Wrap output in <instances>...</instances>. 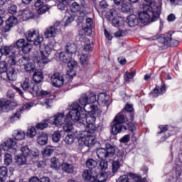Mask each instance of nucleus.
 Segmentation results:
<instances>
[{
  "mask_svg": "<svg viewBox=\"0 0 182 182\" xmlns=\"http://www.w3.org/2000/svg\"><path fill=\"white\" fill-rule=\"evenodd\" d=\"M8 177V168L0 166V182H4Z\"/></svg>",
  "mask_w": 182,
  "mask_h": 182,
  "instance_id": "ea45409f",
  "label": "nucleus"
},
{
  "mask_svg": "<svg viewBox=\"0 0 182 182\" xmlns=\"http://www.w3.org/2000/svg\"><path fill=\"white\" fill-rule=\"evenodd\" d=\"M67 63V66L68 69H70V70H68V72L70 77H73V76H76V72H75L73 69L77 67V62L71 59Z\"/></svg>",
  "mask_w": 182,
  "mask_h": 182,
  "instance_id": "b1692460",
  "label": "nucleus"
},
{
  "mask_svg": "<svg viewBox=\"0 0 182 182\" xmlns=\"http://www.w3.org/2000/svg\"><path fill=\"white\" fill-rule=\"evenodd\" d=\"M19 55V53H13L10 56L8 57L7 62L9 65L11 66H15L16 65V58Z\"/></svg>",
  "mask_w": 182,
  "mask_h": 182,
  "instance_id": "37998d69",
  "label": "nucleus"
},
{
  "mask_svg": "<svg viewBox=\"0 0 182 182\" xmlns=\"http://www.w3.org/2000/svg\"><path fill=\"white\" fill-rule=\"evenodd\" d=\"M80 63L82 66H87V54H82L80 57Z\"/></svg>",
  "mask_w": 182,
  "mask_h": 182,
  "instance_id": "69168bd1",
  "label": "nucleus"
},
{
  "mask_svg": "<svg viewBox=\"0 0 182 182\" xmlns=\"http://www.w3.org/2000/svg\"><path fill=\"white\" fill-rule=\"evenodd\" d=\"M55 150V146L48 145L44 148L43 151V154L45 157H50V156H52Z\"/></svg>",
  "mask_w": 182,
  "mask_h": 182,
  "instance_id": "e433bc0d",
  "label": "nucleus"
},
{
  "mask_svg": "<svg viewBox=\"0 0 182 182\" xmlns=\"http://www.w3.org/2000/svg\"><path fill=\"white\" fill-rule=\"evenodd\" d=\"M96 114H99L97 113L94 114H82V120H84V123L85 124H95L96 122Z\"/></svg>",
  "mask_w": 182,
  "mask_h": 182,
  "instance_id": "4be33fe9",
  "label": "nucleus"
},
{
  "mask_svg": "<svg viewBox=\"0 0 182 182\" xmlns=\"http://www.w3.org/2000/svg\"><path fill=\"white\" fill-rule=\"evenodd\" d=\"M136 76V71H133L132 73L126 72L125 75H124V79L125 83H129L130 82V79H133Z\"/></svg>",
  "mask_w": 182,
  "mask_h": 182,
  "instance_id": "09e8293b",
  "label": "nucleus"
},
{
  "mask_svg": "<svg viewBox=\"0 0 182 182\" xmlns=\"http://www.w3.org/2000/svg\"><path fill=\"white\" fill-rule=\"evenodd\" d=\"M89 14H90V8H89V6H86V7H82V9L80 11V15H82L83 16L86 17V15H89Z\"/></svg>",
  "mask_w": 182,
  "mask_h": 182,
  "instance_id": "e2e57ef3",
  "label": "nucleus"
},
{
  "mask_svg": "<svg viewBox=\"0 0 182 182\" xmlns=\"http://www.w3.org/2000/svg\"><path fill=\"white\" fill-rule=\"evenodd\" d=\"M8 70V63L5 61L0 62V73H5Z\"/></svg>",
  "mask_w": 182,
  "mask_h": 182,
  "instance_id": "052dcab7",
  "label": "nucleus"
},
{
  "mask_svg": "<svg viewBox=\"0 0 182 182\" xmlns=\"http://www.w3.org/2000/svg\"><path fill=\"white\" fill-rule=\"evenodd\" d=\"M4 159L5 166H10L11 163H12V155L11 154H5Z\"/></svg>",
  "mask_w": 182,
  "mask_h": 182,
  "instance_id": "4d7b16f0",
  "label": "nucleus"
},
{
  "mask_svg": "<svg viewBox=\"0 0 182 182\" xmlns=\"http://www.w3.org/2000/svg\"><path fill=\"white\" fill-rule=\"evenodd\" d=\"M31 49H32V45H31L28 43H26L23 45L21 50L23 52V53L26 54V53H29Z\"/></svg>",
  "mask_w": 182,
  "mask_h": 182,
  "instance_id": "13d9d810",
  "label": "nucleus"
},
{
  "mask_svg": "<svg viewBox=\"0 0 182 182\" xmlns=\"http://www.w3.org/2000/svg\"><path fill=\"white\" fill-rule=\"evenodd\" d=\"M66 122V117H65V112L58 113L54 115V121L53 124L55 126H62L63 123Z\"/></svg>",
  "mask_w": 182,
  "mask_h": 182,
  "instance_id": "412c9836",
  "label": "nucleus"
},
{
  "mask_svg": "<svg viewBox=\"0 0 182 182\" xmlns=\"http://www.w3.org/2000/svg\"><path fill=\"white\" fill-rule=\"evenodd\" d=\"M76 50H77V46H76L75 43H68L65 46V52L70 54L71 56H73V55L76 53Z\"/></svg>",
  "mask_w": 182,
  "mask_h": 182,
  "instance_id": "c85d7f7f",
  "label": "nucleus"
},
{
  "mask_svg": "<svg viewBox=\"0 0 182 182\" xmlns=\"http://www.w3.org/2000/svg\"><path fill=\"white\" fill-rule=\"evenodd\" d=\"M21 86L24 93H29L31 96L38 95V92H39V85L32 82L29 78H26Z\"/></svg>",
  "mask_w": 182,
  "mask_h": 182,
  "instance_id": "39448f33",
  "label": "nucleus"
},
{
  "mask_svg": "<svg viewBox=\"0 0 182 182\" xmlns=\"http://www.w3.org/2000/svg\"><path fill=\"white\" fill-rule=\"evenodd\" d=\"M21 154L26 157H36L39 155L38 149H31L28 145H22L21 147Z\"/></svg>",
  "mask_w": 182,
  "mask_h": 182,
  "instance_id": "f8f14e48",
  "label": "nucleus"
},
{
  "mask_svg": "<svg viewBox=\"0 0 182 182\" xmlns=\"http://www.w3.org/2000/svg\"><path fill=\"white\" fill-rule=\"evenodd\" d=\"M109 167V164L107 163V161L102 160L99 166V168L100 170H101L102 171H105V170H107V168Z\"/></svg>",
  "mask_w": 182,
  "mask_h": 182,
  "instance_id": "680f3d73",
  "label": "nucleus"
},
{
  "mask_svg": "<svg viewBox=\"0 0 182 182\" xmlns=\"http://www.w3.org/2000/svg\"><path fill=\"white\" fill-rule=\"evenodd\" d=\"M85 112H87L88 114H92L94 113H97V114H99V107L97 105H95L90 102H88L87 105L83 106Z\"/></svg>",
  "mask_w": 182,
  "mask_h": 182,
  "instance_id": "5701e85b",
  "label": "nucleus"
},
{
  "mask_svg": "<svg viewBox=\"0 0 182 182\" xmlns=\"http://www.w3.org/2000/svg\"><path fill=\"white\" fill-rule=\"evenodd\" d=\"M26 39L28 42H33L35 46L41 48L43 42V37L39 36V33L36 30H30L25 33Z\"/></svg>",
  "mask_w": 182,
  "mask_h": 182,
  "instance_id": "423d86ee",
  "label": "nucleus"
},
{
  "mask_svg": "<svg viewBox=\"0 0 182 182\" xmlns=\"http://www.w3.org/2000/svg\"><path fill=\"white\" fill-rule=\"evenodd\" d=\"M128 176L130 178L135 180L136 182H145L144 179L140 178V177H138L137 175L134 173H128Z\"/></svg>",
  "mask_w": 182,
  "mask_h": 182,
  "instance_id": "0e129e2a",
  "label": "nucleus"
},
{
  "mask_svg": "<svg viewBox=\"0 0 182 182\" xmlns=\"http://www.w3.org/2000/svg\"><path fill=\"white\" fill-rule=\"evenodd\" d=\"M18 23V19L15 16H11L6 21V25L2 28L3 33H6L11 31V28H14L15 25Z\"/></svg>",
  "mask_w": 182,
  "mask_h": 182,
  "instance_id": "dca6fc26",
  "label": "nucleus"
},
{
  "mask_svg": "<svg viewBox=\"0 0 182 182\" xmlns=\"http://www.w3.org/2000/svg\"><path fill=\"white\" fill-rule=\"evenodd\" d=\"M49 9H50V6L45 4L37 9L36 12L38 15H44V14L49 12Z\"/></svg>",
  "mask_w": 182,
  "mask_h": 182,
  "instance_id": "c03bdc74",
  "label": "nucleus"
},
{
  "mask_svg": "<svg viewBox=\"0 0 182 182\" xmlns=\"http://www.w3.org/2000/svg\"><path fill=\"white\" fill-rule=\"evenodd\" d=\"M123 113H124L123 111L119 112L114 119V124L112 126V133L114 135L119 134V133L127 130V127L123 125V123L126 122V117H124V114Z\"/></svg>",
  "mask_w": 182,
  "mask_h": 182,
  "instance_id": "7ed1b4c3",
  "label": "nucleus"
},
{
  "mask_svg": "<svg viewBox=\"0 0 182 182\" xmlns=\"http://www.w3.org/2000/svg\"><path fill=\"white\" fill-rule=\"evenodd\" d=\"M33 80L35 83H41L43 80V73L41 70H36L33 72Z\"/></svg>",
  "mask_w": 182,
  "mask_h": 182,
  "instance_id": "7c9ffc66",
  "label": "nucleus"
},
{
  "mask_svg": "<svg viewBox=\"0 0 182 182\" xmlns=\"http://www.w3.org/2000/svg\"><path fill=\"white\" fill-rule=\"evenodd\" d=\"M63 157L65 158L63 159V164L61 165L62 170L65 171V173L72 174L73 171H75V168L73 167V165L68 162V156H66V154H63Z\"/></svg>",
  "mask_w": 182,
  "mask_h": 182,
  "instance_id": "f3484780",
  "label": "nucleus"
},
{
  "mask_svg": "<svg viewBox=\"0 0 182 182\" xmlns=\"http://www.w3.org/2000/svg\"><path fill=\"white\" fill-rule=\"evenodd\" d=\"M120 169V162L119 161H114L112 164V171L114 174Z\"/></svg>",
  "mask_w": 182,
  "mask_h": 182,
  "instance_id": "5fc2aeb1",
  "label": "nucleus"
},
{
  "mask_svg": "<svg viewBox=\"0 0 182 182\" xmlns=\"http://www.w3.org/2000/svg\"><path fill=\"white\" fill-rule=\"evenodd\" d=\"M52 50H55L52 47L49 46H46L44 47V50H40V53L41 56V63H43V65H48V62H50L48 58H49V55L52 53Z\"/></svg>",
  "mask_w": 182,
  "mask_h": 182,
  "instance_id": "9b49d317",
  "label": "nucleus"
},
{
  "mask_svg": "<svg viewBox=\"0 0 182 182\" xmlns=\"http://www.w3.org/2000/svg\"><path fill=\"white\" fill-rule=\"evenodd\" d=\"M51 83L55 87H60L63 85V77L59 73H54L50 78Z\"/></svg>",
  "mask_w": 182,
  "mask_h": 182,
  "instance_id": "a211bd4d",
  "label": "nucleus"
},
{
  "mask_svg": "<svg viewBox=\"0 0 182 182\" xmlns=\"http://www.w3.org/2000/svg\"><path fill=\"white\" fill-rule=\"evenodd\" d=\"M80 127H81V129H85L88 134L96 136V134L97 133V127H96L95 124H86L85 123V127L80 126Z\"/></svg>",
  "mask_w": 182,
  "mask_h": 182,
  "instance_id": "393cba45",
  "label": "nucleus"
},
{
  "mask_svg": "<svg viewBox=\"0 0 182 182\" xmlns=\"http://www.w3.org/2000/svg\"><path fill=\"white\" fill-rule=\"evenodd\" d=\"M82 180L89 182H100L97 181V175L92 170L85 169L82 172Z\"/></svg>",
  "mask_w": 182,
  "mask_h": 182,
  "instance_id": "4468645a",
  "label": "nucleus"
},
{
  "mask_svg": "<svg viewBox=\"0 0 182 182\" xmlns=\"http://www.w3.org/2000/svg\"><path fill=\"white\" fill-rule=\"evenodd\" d=\"M72 56L70 54L68 53L67 52H61L60 53V60L63 62L64 63H68L69 60L72 59Z\"/></svg>",
  "mask_w": 182,
  "mask_h": 182,
  "instance_id": "58836bf2",
  "label": "nucleus"
},
{
  "mask_svg": "<svg viewBox=\"0 0 182 182\" xmlns=\"http://www.w3.org/2000/svg\"><path fill=\"white\" fill-rule=\"evenodd\" d=\"M80 110H82V107L79 105V103H73L70 107V111L66 114V118L68 119H70L73 122L77 123V126L85 127V119H82Z\"/></svg>",
  "mask_w": 182,
  "mask_h": 182,
  "instance_id": "f03ea898",
  "label": "nucleus"
},
{
  "mask_svg": "<svg viewBox=\"0 0 182 182\" xmlns=\"http://www.w3.org/2000/svg\"><path fill=\"white\" fill-rule=\"evenodd\" d=\"M127 23H128L129 26L133 28V26H136L137 23H139V18H137V16L136 15H130L127 17Z\"/></svg>",
  "mask_w": 182,
  "mask_h": 182,
  "instance_id": "2f4dec72",
  "label": "nucleus"
},
{
  "mask_svg": "<svg viewBox=\"0 0 182 182\" xmlns=\"http://www.w3.org/2000/svg\"><path fill=\"white\" fill-rule=\"evenodd\" d=\"M2 147L3 150H4L5 151H9L13 154H16V142H15L12 139H9L6 141H4Z\"/></svg>",
  "mask_w": 182,
  "mask_h": 182,
  "instance_id": "ddd939ff",
  "label": "nucleus"
},
{
  "mask_svg": "<svg viewBox=\"0 0 182 182\" xmlns=\"http://www.w3.org/2000/svg\"><path fill=\"white\" fill-rule=\"evenodd\" d=\"M37 143L40 144V146H45L46 143H48V134L45 132H42L37 138Z\"/></svg>",
  "mask_w": 182,
  "mask_h": 182,
  "instance_id": "c9c22d12",
  "label": "nucleus"
},
{
  "mask_svg": "<svg viewBox=\"0 0 182 182\" xmlns=\"http://www.w3.org/2000/svg\"><path fill=\"white\" fill-rule=\"evenodd\" d=\"M117 182H129V176L127 175H123L119 178Z\"/></svg>",
  "mask_w": 182,
  "mask_h": 182,
  "instance_id": "774afa93",
  "label": "nucleus"
},
{
  "mask_svg": "<svg viewBox=\"0 0 182 182\" xmlns=\"http://www.w3.org/2000/svg\"><path fill=\"white\" fill-rule=\"evenodd\" d=\"M11 103L10 100H0V110L1 112H9L11 109Z\"/></svg>",
  "mask_w": 182,
  "mask_h": 182,
  "instance_id": "72a5a7b5",
  "label": "nucleus"
},
{
  "mask_svg": "<svg viewBox=\"0 0 182 182\" xmlns=\"http://www.w3.org/2000/svg\"><path fill=\"white\" fill-rule=\"evenodd\" d=\"M117 156V160L116 161H119V163H122L126 159V152L123 150H118L116 154Z\"/></svg>",
  "mask_w": 182,
  "mask_h": 182,
  "instance_id": "49530a36",
  "label": "nucleus"
},
{
  "mask_svg": "<svg viewBox=\"0 0 182 182\" xmlns=\"http://www.w3.org/2000/svg\"><path fill=\"white\" fill-rule=\"evenodd\" d=\"M86 166L90 170H93V168H96V167H97V161L93 159H89L86 161Z\"/></svg>",
  "mask_w": 182,
  "mask_h": 182,
  "instance_id": "a18cd8bd",
  "label": "nucleus"
},
{
  "mask_svg": "<svg viewBox=\"0 0 182 182\" xmlns=\"http://www.w3.org/2000/svg\"><path fill=\"white\" fill-rule=\"evenodd\" d=\"M11 52V54L16 53L14 52V47L12 46V44L9 46H1L0 48V53L1 56H8Z\"/></svg>",
  "mask_w": 182,
  "mask_h": 182,
  "instance_id": "bb28decb",
  "label": "nucleus"
},
{
  "mask_svg": "<svg viewBox=\"0 0 182 182\" xmlns=\"http://www.w3.org/2000/svg\"><path fill=\"white\" fill-rule=\"evenodd\" d=\"M26 159H28V157L22 154L15 156L16 163L18 166H23L26 164Z\"/></svg>",
  "mask_w": 182,
  "mask_h": 182,
  "instance_id": "4c0bfd02",
  "label": "nucleus"
},
{
  "mask_svg": "<svg viewBox=\"0 0 182 182\" xmlns=\"http://www.w3.org/2000/svg\"><path fill=\"white\" fill-rule=\"evenodd\" d=\"M116 11L114 9H110L107 13L106 18L107 21H111L112 24L115 28L120 26V18L114 16Z\"/></svg>",
  "mask_w": 182,
  "mask_h": 182,
  "instance_id": "2eb2a0df",
  "label": "nucleus"
},
{
  "mask_svg": "<svg viewBox=\"0 0 182 182\" xmlns=\"http://www.w3.org/2000/svg\"><path fill=\"white\" fill-rule=\"evenodd\" d=\"M74 141L73 135L68 134L65 138V143L66 144H72Z\"/></svg>",
  "mask_w": 182,
  "mask_h": 182,
  "instance_id": "338daca9",
  "label": "nucleus"
},
{
  "mask_svg": "<svg viewBox=\"0 0 182 182\" xmlns=\"http://www.w3.org/2000/svg\"><path fill=\"white\" fill-rule=\"evenodd\" d=\"M20 68L23 69L26 73H33L35 72V63L31 62L29 57H22L18 60Z\"/></svg>",
  "mask_w": 182,
  "mask_h": 182,
  "instance_id": "0eeeda50",
  "label": "nucleus"
},
{
  "mask_svg": "<svg viewBox=\"0 0 182 182\" xmlns=\"http://www.w3.org/2000/svg\"><path fill=\"white\" fill-rule=\"evenodd\" d=\"M163 93H166V84L162 81L160 90H159V86H156L149 92V96H152V97H158L159 95H163Z\"/></svg>",
  "mask_w": 182,
  "mask_h": 182,
  "instance_id": "6ab92c4d",
  "label": "nucleus"
},
{
  "mask_svg": "<svg viewBox=\"0 0 182 182\" xmlns=\"http://www.w3.org/2000/svg\"><path fill=\"white\" fill-rule=\"evenodd\" d=\"M56 33H58V28L50 26L46 29L44 36L47 39L49 38H55L56 36Z\"/></svg>",
  "mask_w": 182,
  "mask_h": 182,
  "instance_id": "cd10ccee",
  "label": "nucleus"
},
{
  "mask_svg": "<svg viewBox=\"0 0 182 182\" xmlns=\"http://www.w3.org/2000/svg\"><path fill=\"white\" fill-rule=\"evenodd\" d=\"M63 130L64 132L75 133V129H73V124L72 122L67 120L63 125Z\"/></svg>",
  "mask_w": 182,
  "mask_h": 182,
  "instance_id": "79ce46f5",
  "label": "nucleus"
},
{
  "mask_svg": "<svg viewBox=\"0 0 182 182\" xmlns=\"http://www.w3.org/2000/svg\"><path fill=\"white\" fill-rule=\"evenodd\" d=\"M7 73V79H9V80L14 81L16 79L17 77V73H16V70H15V68H9L7 70H6Z\"/></svg>",
  "mask_w": 182,
  "mask_h": 182,
  "instance_id": "f704fd0d",
  "label": "nucleus"
},
{
  "mask_svg": "<svg viewBox=\"0 0 182 182\" xmlns=\"http://www.w3.org/2000/svg\"><path fill=\"white\" fill-rule=\"evenodd\" d=\"M23 18L25 19H32L33 18V13L29 10V9H26L23 11L22 13Z\"/></svg>",
  "mask_w": 182,
  "mask_h": 182,
  "instance_id": "8fccbe9b",
  "label": "nucleus"
},
{
  "mask_svg": "<svg viewBox=\"0 0 182 182\" xmlns=\"http://www.w3.org/2000/svg\"><path fill=\"white\" fill-rule=\"evenodd\" d=\"M119 5L121 6V11L124 14H127L132 11V4H130L129 1H127L126 0L121 3Z\"/></svg>",
  "mask_w": 182,
  "mask_h": 182,
  "instance_id": "473e14b6",
  "label": "nucleus"
},
{
  "mask_svg": "<svg viewBox=\"0 0 182 182\" xmlns=\"http://www.w3.org/2000/svg\"><path fill=\"white\" fill-rule=\"evenodd\" d=\"M96 102V95L92 92L82 94L79 99V103L81 106H85L87 103H95Z\"/></svg>",
  "mask_w": 182,
  "mask_h": 182,
  "instance_id": "9d476101",
  "label": "nucleus"
},
{
  "mask_svg": "<svg viewBox=\"0 0 182 182\" xmlns=\"http://www.w3.org/2000/svg\"><path fill=\"white\" fill-rule=\"evenodd\" d=\"M116 154V149L109 143L105 144V148H100L97 150V156L100 160H106L113 157Z\"/></svg>",
  "mask_w": 182,
  "mask_h": 182,
  "instance_id": "20e7f679",
  "label": "nucleus"
},
{
  "mask_svg": "<svg viewBox=\"0 0 182 182\" xmlns=\"http://www.w3.org/2000/svg\"><path fill=\"white\" fill-rule=\"evenodd\" d=\"M49 124V119H45L43 122L36 124V127L38 130H43L46 129Z\"/></svg>",
  "mask_w": 182,
  "mask_h": 182,
  "instance_id": "de8ad7c7",
  "label": "nucleus"
},
{
  "mask_svg": "<svg viewBox=\"0 0 182 182\" xmlns=\"http://www.w3.org/2000/svg\"><path fill=\"white\" fill-rule=\"evenodd\" d=\"M109 97V95L106 93H100L97 97V103L99 105H102V106H105L107 109V107H109V105H110Z\"/></svg>",
  "mask_w": 182,
  "mask_h": 182,
  "instance_id": "aec40b11",
  "label": "nucleus"
},
{
  "mask_svg": "<svg viewBox=\"0 0 182 182\" xmlns=\"http://www.w3.org/2000/svg\"><path fill=\"white\" fill-rule=\"evenodd\" d=\"M74 134L75 137L78 139V140L83 141V139L86 137V136H87L88 134L87 132L85 129L82 131H75Z\"/></svg>",
  "mask_w": 182,
  "mask_h": 182,
  "instance_id": "a19ab883",
  "label": "nucleus"
},
{
  "mask_svg": "<svg viewBox=\"0 0 182 182\" xmlns=\"http://www.w3.org/2000/svg\"><path fill=\"white\" fill-rule=\"evenodd\" d=\"M33 107V103L32 102H28L23 106L20 107L18 109H16V112H14L11 117H10V122L11 123H14V122H18V120L21 119V114L23 113L25 110H29L31 107Z\"/></svg>",
  "mask_w": 182,
  "mask_h": 182,
  "instance_id": "1a4fd4ad",
  "label": "nucleus"
},
{
  "mask_svg": "<svg viewBox=\"0 0 182 182\" xmlns=\"http://www.w3.org/2000/svg\"><path fill=\"white\" fill-rule=\"evenodd\" d=\"M158 42L165 45V46H178L180 42L177 40L173 39L171 38V34L167 33L166 34H162L157 38Z\"/></svg>",
  "mask_w": 182,
  "mask_h": 182,
  "instance_id": "6e6552de",
  "label": "nucleus"
},
{
  "mask_svg": "<svg viewBox=\"0 0 182 182\" xmlns=\"http://www.w3.org/2000/svg\"><path fill=\"white\" fill-rule=\"evenodd\" d=\"M25 39L21 38L18 39L16 43H14L11 44L13 47V50L15 53H19L21 52V50L22 48H23V46L25 45Z\"/></svg>",
  "mask_w": 182,
  "mask_h": 182,
  "instance_id": "a878e982",
  "label": "nucleus"
},
{
  "mask_svg": "<svg viewBox=\"0 0 182 182\" xmlns=\"http://www.w3.org/2000/svg\"><path fill=\"white\" fill-rule=\"evenodd\" d=\"M61 137L62 134H60V132L55 131L52 135L53 141H54V143H58Z\"/></svg>",
  "mask_w": 182,
  "mask_h": 182,
  "instance_id": "864d4df0",
  "label": "nucleus"
},
{
  "mask_svg": "<svg viewBox=\"0 0 182 182\" xmlns=\"http://www.w3.org/2000/svg\"><path fill=\"white\" fill-rule=\"evenodd\" d=\"M51 167L54 168H59L60 167V162H59V160L56 157L51 159Z\"/></svg>",
  "mask_w": 182,
  "mask_h": 182,
  "instance_id": "bf43d9fd",
  "label": "nucleus"
},
{
  "mask_svg": "<svg viewBox=\"0 0 182 182\" xmlns=\"http://www.w3.org/2000/svg\"><path fill=\"white\" fill-rule=\"evenodd\" d=\"M144 11L139 14V21L144 25H149L150 22H156L160 18L161 14V4H156L153 0H143Z\"/></svg>",
  "mask_w": 182,
  "mask_h": 182,
  "instance_id": "f257e3e1",
  "label": "nucleus"
},
{
  "mask_svg": "<svg viewBox=\"0 0 182 182\" xmlns=\"http://www.w3.org/2000/svg\"><path fill=\"white\" fill-rule=\"evenodd\" d=\"M15 140H23L25 139V132L23 131H17L16 134L13 135Z\"/></svg>",
  "mask_w": 182,
  "mask_h": 182,
  "instance_id": "6e6d98bb",
  "label": "nucleus"
},
{
  "mask_svg": "<svg viewBox=\"0 0 182 182\" xmlns=\"http://www.w3.org/2000/svg\"><path fill=\"white\" fill-rule=\"evenodd\" d=\"M70 9L72 12H80L82 7L80 6V4H79L77 2L74 1L70 5Z\"/></svg>",
  "mask_w": 182,
  "mask_h": 182,
  "instance_id": "3c124183",
  "label": "nucleus"
},
{
  "mask_svg": "<svg viewBox=\"0 0 182 182\" xmlns=\"http://www.w3.org/2000/svg\"><path fill=\"white\" fill-rule=\"evenodd\" d=\"M27 136L31 139H33L36 136V129L33 127H29L27 131Z\"/></svg>",
  "mask_w": 182,
  "mask_h": 182,
  "instance_id": "603ef678",
  "label": "nucleus"
},
{
  "mask_svg": "<svg viewBox=\"0 0 182 182\" xmlns=\"http://www.w3.org/2000/svg\"><path fill=\"white\" fill-rule=\"evenodd\" d=\"M96 138V135H92L90 134H88L84 139H83V143L85 146H87V147H90L95 144V139Z\"/></svg>",
  "mask_w": 182,
  "mask_h": 182,
  "instance_id": "c756f323",
  "label": "nucleus"
}]
</instances>
